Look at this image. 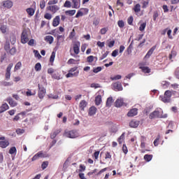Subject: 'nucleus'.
Wrapping results in <instances>:
<instances>
[{"label": "nucleus", "mask_w": 179, "mask_h": 179, "mask_svg": "<svg viewBox=\"0 0 179 179\" xmlns=\"http://www.w3.org/2000/svg\"><path fill=\"white\" fill-rule=\"evenodd\" d=\"M176 91L174 90H166L164 95L159 96L160 99L163 103H170L171 101V96L176 94Z\"/></svg>", "instance_id": "f257e3e1"}, {"label": "nucleus", "mask_w": 179, "mask_h": 179, "mask_svg": "<svg viewBox=\"0 0 179 179\" xmlns=\"http://www.w3.org/2000/svg\"><path fill=\"white\" fill-rule=\"evenodd\" d=\"M167 117H168L167 114L163 115V110L161 111V114H160V111L157 110L151 113L149 116L150 120H153L155 118H167Z\"/></svg>", "instance_id": "f03ea898"}, {"label": "nucleus", "mask_w": 179, "mask_h": 179, "mask_svg": "<svg viewBox=\"0 0 179 179\" xmlns=\"http://www.w3.org/2000/svg\"><path fill=\"white\" fill-rule=\"evenodd\" d=\"M29 42V34H27V31L24 30L21 34V43L22 44H26V43Z\"/></svg>", "instance_id": "7ed1b4c3"}, {"label": "nucleus", "mask_w": 179, "mask_h": 179, "mask_svg": "<svg viewBox=\"0 0 179 179\" xmlns=\"http://www.w3.org/2000/svg\"><path fill=\"white\" fill-rule=\"evenodd\" d=\"M12 68H13V63H10L8 65L6 69L5 78L6 80H9V79H10V71H12Z\"/></svg>", "instance_id": "20e7f679"}, {"label": "nucleus", "mask_w": 179, "mask_h": 179, "mask_svg": "<svg viewBox=\"0 0 179 179\" xmlns=\"http://www.w3.org/2000/svg\"><path fill=\"white\" fill-rule=\"evenodd\" d=\"M73 50L74 54H76V55H78L79 52H80V42H75L73 45Z\"/></svg>", "instance_id": "39448f33"}, {"label": "nucleus", "mask_w": 179, "mask_h": 179, "mask_svg": "<svg viewBox=\"0 0 179 179\" xmlns=\"http://www.w3.org/2000/svg\"><path fill=\"white\" fill-rule=\"evenodd\" d=\"M65 136L67 137V138H78V132L75 130H71V131H67L65 133Z\"/></svg>", "instance_id": "423d86ee"}, {"label": "nucleus", "mask_w": 179, "mask_h": 179, "mask_svg": "<svg viewBox=\"0 0 179 179\" xmlns=\"http://www.w3.org/2000/svg\"><path fill=\"white\" fill-rule=\"evenodd\" d=\"M122 106H127V103H124V99H118L115 101V106H116L117 108L122 107Z\"/></svg>", "instance_id": "0eeeda50"}, {"label": "nucleus", "mask_w": 179, "mask_h": 179, "mask_svg": "<svg viewBox=\"0 0 179 179\" xmlns=\"http://www.w3.org/2000/svg\"><path fill=\"white\" fill-rule=\"evenodd\" d=\"M48 10L52 12V13H57L59 10V6L57 5L49 6L47 7Z\"/></svg>", "instance_id": "6e6552de"}, {"label": "nucleus", "mask_w": 179, "mask_h": 179, "mask_svg": "<svg viewBox=\"0 0 179 179\" xmlns=\"http://www.w3.org/2000/svg\"><path fill=\"white\" fill-rule=\"evenodd\" d=\"M61 22V17L59 15L56 16L52 22V25L53 27H57V26H59V23Z\"/></svg>", "instance_id": "1a4fd4ad"}, {"label": "nucleus", "mask_w": 179, "mask_h": 179, "mask_svg": "<svg viewBox=\"0 0 179 179\" xmlns=\"http://www.w3.org/2000/svg\"><path fill=\"white\" fill-rule=\"evenodd\" d=\"M39 91L38 93V96L39 99H44V96H45V88L40 87V85H38Z\"/></svg>", "instance_id": "9d476101"}, {"label": "nucleus", "mask_w": 179, "mask_h": 179, "mask_svg": "<svg viewBox=\"0 0 179 179\" xmlns=\"http://www.w3.org/2000/svg\"><path fill=\"white\" fill-rule=\"evenodd\" d=\"M135 115H138V108H136L131 109L127 113V117H135Z\"/></svg>", "instance_id": "9b49d317"}, {"label": "nucleus", "mask_w": 179, "mask_h": 179, "mask_svg": "<svg viewBox=\"0 0 179 179\" xmlns=\"http://www.w3.org/2000/svg\"><path fill=\"white\" fill-rule=\"evenodd\" d=\"M113 89L115 92H121L122 90V85L120 82L115 83H113Z\"/></svg>", "instance_id": "f8f14e48"}, {"label": "nucleus", "mask_w": 179, "mask_h": 179, "mask_svg": "<svg viewBox=\"0 0 179 179\" xmlns=\"http://www.w3.org/2000/svg\"><path fill=\"white\" fill-rule=\"evenodd\" d=\"M40 157H44V154L43 153L42 151L38 152L36 153L32 158H31V162H36V160H38Z\"/></svg>", "instance_id": "ddd939ff"}, {"label": "nucleus", "mask_w": 179, "mask_h": 179, "mask_svg": "<svg viewBox=\"0 0 179 179\" xmlns=\"http://www.w3.org/2000/svg\"><path fill=\"white\" fill-rule=\"evenodd\" d=\"M96 113H97V108L92 106L89 108L88 115H90V117H93V115H95Z\"/></svg>", "instance_id": "4468645a"}, {"label": "nucleus", "mask_w": 179, "mask_h": 179, "mask_svg": "<svg viewBox=\"0 0 179 179\" xmlns=\"http://www.w3.org/2000/svg\"><path fill=\"white\" fill-rule=\"evenodd\" d=\"M156 45H154L152 48H151L148 52H147V54L145 56V59H148V58H150V57L152 56V54H153V52H155V50H156Z\"/></svg>", "instance_id": "2eb2a0df"}, {"label": "nucleus", "mask_w": 179, "mask_h": 179, "mask_svg": "<svg viewBox=\"0 0 179 179\" xmlns=\"http://www.w3.org/2000/svg\"><path fill=\"white\" fill-rule=\"evenodd\" d=\"M3 6L7 8V9H10L13 6V3L11 1L7 0L3 2Z\"/></svg>", "instance_id": "dca6fc26"}, {"label": "nucleus", "mask_w": 179, "mask_h": 179, "mask_svg": "<svg viewBox=\"0 0 179 179\" xmlns=\"http://www.w3.org/2000/svg\"><path fill=\"white\" fill-rule=\"evenodd\" d=\"M6 101L8 102L10 107H16L17 106V102L15 101L12 97L7 98Z\"/></svg>", "instance_id": "f3484780"}, {"label": "nucleus", "mask_w": 179, "mask_h": 179, "mask_svg": "<svg viewBox=\"0 0 179 179\" xmlns=\"http://www.w3.org/2000/svg\"><path fill=\"white\" fill-rule=\"evenodd\" d=\"M140 122L138 120H133L129 122V127L131 128H138L139 127Z\"/></svg>", "instance_id": "a211bd4d"}, {"label": "nucleus", "mask_w": 179, "mask_h": 179, "mask_svg": "<svg viewBox=\"0 0 179 179\" xmlns=\"http://www.w3.org/2000/svg\"><path fill=\"white\" fill-rule=\"evenodd\" d=\"M7 110H9V105L8 103H4L0 106V114L2 113H5Z\"/></svg>", "instance_id": "6ab92c4d"}, {"label": "nucleus", "mask_w": 179, "mask_h": 179, "mask_svg": "<svg viewBox=\"0 0 179 179\" xmlns=\"http://www.w3.org/2000/svg\"><path fill=\"white\" fill-rule=\"evenodd\" d=\"M87 101H86L85 100H82L80 102L79 108L80 110H81V111H85V108L87 107Z\"/></svg>", "instance_id": "aec40b11"}, {"label": "nucleus", "mask_w": 179, "mask_h": 179, "mask_svg": "<svg viewBox=\"0 0 179 179\" xmlns=\"http://www.w3.org/2000/svg\"><path fill=\"white\" fill-rule=\"evenodd\" d=\"M9 146V141L8 140H4L0 141V148L5 149Z\"/></svg>", "instance_id": "412c9836"}, {"label": "nucleus", "mask_w": 179, "mask_h": 179, "mask_svg": "<svg viewBox=\"0 0 179 179\" xmlns=\"http://www.w3.org/2000/svg\"><path fill=\"white\" fill-rule=\"evenodd\" d=\"M73 4V8L74 9H79L80 8V0H71Z\"/></svg>", "instance_id": "4be33fe9"}, {"label": "nucleus", "mask_w": 179, "mask_h": 179, "mask_svg": "<svg viewBox=\"0 0 179 179\" xmlns=\"http://www.w3.org/2000/svg\"><path fill=\"white\" fill-rule=\"evenodd\" d=\"M177 57V50H174V48L172 49L171 54H169V58L170 61L173 62V58H176Z\"/></svg>", "instance_id": "5701e85b"}, {"label": "nucleus", "mask_w": 179, "mask_h": 179, "mask_svg": "<svg viewBox=\"0 0 179 179\" xmlns=\"http://www.w3.org/2000/svg\"><path fill=\"white\" fill-rule=\"evenodd\" d=\"M58 134H61V129H57L53 131V133H52L50 134L51 139H55V138H57V135H58Z\"/></svg>", "instance_id": "b1692460"}, {"label": "nucleus", "mask_w": 179, "mask_h": 179, "mask_svg": "<svg viewBox=\"0 0 179 179\" xmlns=\"http://www.w3.org/2000/svg\"><path fill=\"white\" fill-rule=\"evenodd\" d=\"M45 41H46V43H48L49 44H52V43H54V37H52V36H46L45 37Z\"/></svg>", "instance_id": "393cba45"}, {"label": "nucleus", "mask_w": 179, "mask_h": 179, "mask_svg": "<svg viewBox=\"0 0 179 179\" xmlns=\"http://www.w3.org/2000/svg\"><path fill=\"white\" fill-rule=\"evenodd\" d=\"M79 76V71H76L75 73H71L69 72L66 75V78H73V76Z\"/></svg>", "instance_id": "a878e982"}, {"label": "nucleus", "mask_w": 179, "mask_h": 179, "mask_svg": "<svg viewBox=\"0 0 179 179\" xmlns=\"http://www.w3.org/2000/svg\"><path fill=\"white\" fill-rule=\"evenodd\" d=\"M26 12L29 16H33L36 12V10H34L33 8H28L26 9Z\"/></svg>", "instance_id": "bb28decb"}, {"label": "nucleus", "mask_w": 179, "mask_h": 179, "mask_svg": "<svg viewBox=\"0 0 179 179\" xmlns=\"http://www.w3.org/2000/svg\"><path fill=\"white\" fill-rule=\"evenodd\" d=\"M10 41L11 44L16 43V35H15V34L12 33L10 34Z\"/></svg>", "instance_id": "cd10ccee"}, {"label": "nucleus", "mask_w": 179, "mask_h": 179, "mask_svg": "<svg viewBox=\"0 0 179 179\" xmlns=\"http://www.w3.org/2000/svg\"><path fill=\"white\" fill-rule=\"evenodd\" d=\"M95 104L96 106H100L101 104V95H97L95 97Z\"/></svg>", "instance_id": "c85d7f7f"}, {"label": "nucleus", "mask_w": 179, "mask_h": 179, "mask_svg": "<svg viewBox=\"0 0 179 179\" xmlns=\"http://www.w3.org/2000/svg\"><path fill=\"white\" fill-rule=\"evenodd\" d=\"M144 160L147 162H149L153 159V155H145L143 157Z\"/></svg>", "instance_id": "c756f323"}, {"label": "nucleus", "mask_w": 179, "mask_h": 179, "mask_svg": "<svg viewBox=\"0 0 179 179\" xmlns=\"http://www.w3.org/2000/svg\"><path fill=\"white\" fill-rule=\"evenodd\" d=\"M125 139V133H122V135L118 138L117 142L119 145H121L124 140Z\"/></svg>", "instance_id": "7c9ffc66"}, {"label": "nucleus", "mask_w": 179, "mask_h": 179, "mask_svg": "<svg viewBox=\"0 0 179 179\" xmlns=\"http://www.w3.org/2000/svg\"><path fill=\"white\" fill-rule=\"evenodd\" d=\"M133 10H134L135 13H139V12H141V4H136L133 8Z\"/></svg>", "instance_id": "2f4dec72"}, {"label": "nucleus", "mask_w": 179, "mask_h": 179, "mask_svg": "<svg viewBox=\"0 0 179 179\" xmlns=\"http://www.w3.org/2000/svg\"><path fill=\"white\" fill-rule=\"evenodd\" d=\"M4 50L6 52H9V50H10V43L8 41L4 43Z\"/></svg>", "instance_id": "473e14b6"}, {"label": "nucleus", "mask_w": 179, "mask_h": 179, "mask_svg": "<svg viewBox=\"0 0 179 179\" xmlns=\"http://www.w3.org/2000/svg\"><path fill=\"white\" fill-rule=\"evenodd\" d=\"M113 97H108L106 101V107H111V105L113 104Z\"/></svg>", "instance_id": "72a5a7b5"}, {"label": "nucleus", "mask_w": 179, "mask_h": 179, "mask_svg": "<svg viewBox=\"0 0 179 179\" xmlns=\"http://www.w3.org/2000/svg\"><path fill=\"white\" fill-rule=\"evenodd\" d=\"M21 68H22V62H18L14 67V72L19 71V69H20Z\"/></svg>", "instance_id": "f704fd0d"}, {"label": "nucleus", "mask_w": 179, "mask_h": 179, "mask_svg": "<svg viewBox=\"0 0 179 179\" xmlns=\"http://www.w3.org/2000/svg\"><path fill=\"white\" fill-rule=\"evenodd\" d=\"M94 58L96 59H97V57L93 56V55H90V56H88L87 57V62H89L90 64H92V62H93V61H94Z\"/></svg>", "instance_id": "c9c22d12"}, {"label": "nucleus", "mask_w": 179, "mask_h": 179, "mask_svg": "<svg viewBox=\"0 0 179 179\" xmlns=\"http://www.w3.org/2000/svg\"><path fill=\"white\" fill-rule=\"evenodd\" d=\"M141 69H142V71L144 73H150V69H149V67H148V66H143V67H141Z\"/></svg>", "instance_id": "e433bc0d"}, {"label": "nucleus", "mask_w": 179, "mask_h": 179, "mask_svg": "<svg viewBox=\"0 0 179 179\" xmlns=\"http://www.w3.org/2000/svg\"><path fill=\"white\" fill-rule=\"evenodd\" d=\"M34 69L36 72H40V71H41V64L36 63L35 64Z\"/></svg>", "instance_id": "4c0bfd02"}, {"label": "nucleus", "mask_w": 179, "mask_h": 179, "mask_svg": "<svg viewBox=\"0 0 179 179\" xmlns=\"http://www.w3.org/2000/svg\"><path fill=\"white\" fill-rule=\"evenodd\" d=\"M75 36H76V32L75 31V29H73L69 36V38H70V40H73V38L75 37Z\"/></svg>", "instance_id": "58836bf2"}, {"label": "nucleus", "mask_w": 179, "mask_h": 179, "mask_svg": "<svg viewBox=\"0 0 179 179\" xmlns=\"http://www.w3.org/2000/svg\"><path fill=\"white\" fill-rule=\"evenodd\" d=\"M66 15H69V16H73V15H75V13H76V10H66L65 12Z\"/></svg>", "instance_id": "ea45409f"}, {"label": "nucleus", "mask_w": 179, "mask_h": 179, "mask_svg": "<svg viewBox=\"0 0 179 179\" xmlns=\"http://www.w3.org/2000/svg\"><path fill=\"white\" fill-rule=\"evenodd\" d=\"M127 23L129 24V26H133L134 25V17L130 16L127 19Z\"/></svg>", "instance_id": "a19ab883"}, {"label": "nucleus", "mask_w": 179, "mask_h": 179, "mask_svg": "<svg viewBox=\"0 0 179 179\" xmlns=\"http://www.w3.org/2000/svg\"><path fill=\"white\" fill-rule=\"evenodd\" d=\"M17 152V150H16V147H12L10 148L8 153L10 155H15Z\"/></svg>", "instance_id": "79ce46f5"}, {"label": "nucleus", "mask_w": 179, "mask_h": 179, "mask_svg": "<svg viewBox=\"0 0 179 179\" xmlns=\"http://www.w3.org/2000/svg\"><path fill=\"white\" fill-rule=\"evenodd\" d=\"M160 141V134H158L156 139L154 141V145L159 146V142Z\"/></svg>", "instance_id": "37998d69"}, {"label": "nucleus", "mask_w": 179, "mask_h": 179, "mask_svg": "<svg viewBox=\"0 0 179 179\" xmlns=\"http://www.w3.org/2000/svg\"><path fill=\"white\" fill-rule=\"evenodd\" d=\"M117 25L120 29H122L125 26V22H124V20H120L117 21Z\"/></svg>", "instance_id": "c03bdc74"}, {"label": "nucleus", "mask_w": 179, "mask_h": 179, "mask_svg": "<svg viewBox=\"0 0 179 179\" xmlns=\"http://www.w3.org/2000/svg\"><path fill=\"white\" fill-rule=\"evenodd\" d=\"M48 167V161H45L41 164V168L43 170H45Z\"/></svg>", "instance_id": "a18cd8bd"}, {"label": "nucleus", "mask_w": 179, "mask_h": 179, "mask_svg": "<svg viewBox=\"0 0 179 179\" xmlns=\"http://www.w3.org/2000/svg\"><path fill=\"white\" fill-rule=\"evenodd\" d=\"M132 48H134V45L131 43H130V45H129V47L127 48V54L129 55V54H131V52H132Z\"/></svg>", "instance_id": "49530a36"}, {"label": "nucleus", "mask_w": 179, "mask_h": 179, "mask_svg": "<svg viewBox=\"0 0 179 179\" xmlns=\"http://www.w3.org/2000/svg\"><path fill=\"white\" fill-rule=\"evenodd\" d=\"M107 44H108V47H109V48H113V47H114V45L115 44V41H110L109 42L108 41Z\"/></svg>", "instance_id": "de8ad7c7"}, {"label": "nucleus", "mask_w": 179, "mask_h": 179, "mask_svg": "<svg viewBox=\"0 0 179 179\" xmlns=\"http://www.w3.org/2000/svg\"><path fill=\"white\" fill-rule=\"evenodd\" d=\"M39 6L41 9H44L45 8V0H41L39 3Z\"/></svg>", "instance_id": "09e8293b"}, {"label": "nucleus", "mask_w": 179, "mask_h": 179, "mask_svg": "<svg viewBox=\"0 0 179 179\" xmlns=\"http://www.w3.org/2000/svg\"><path fill=\"white\" fill-rule=\"evenodd\" d=\"M145 29H146V22H143L139 27V30L140 31H143Z\"/></svg>", "instance_id": "8fccbe9b"}, {"label": "nucleus", "mask_w": 179, "mask_h": 179, "mask_svg": "<svg viewBox=\"0 0 179 179\" xmlns=\"http://www.w3.org/2000/svg\"><path fill=\"white\" fill-rule=\"evenodd\" d=\"M64 6V8H71L72 6V4H71V1L67 0L65 1Z\"/></svg>", "instance_id": "3c124183"}, {"label": "nucleus", "mask_w": 179, "mask_h": 179, "mask_svg": "<svg viewBox=\"0 0 179 179\" xmlns=\"http://www.w3.org/2000/svg\"><path fill=\"white\" fill-rule=\"evenodd\" d=\"M107 31H108V27H103V28L101 29V30H100V33L102 35L106 34V33H107Z\"/></svg>", "instance_id": "603ef678"}, {"label": "nucleus", "mask_w": 179, "mask_h": 179, "mask_svg": "<svg viewBox=\"0 0 179 179\" xmlns=\"http://www.w3.org/2000/svg\"><path fill=\"white\" fill-rule=\"evenodd\" d=\"M110 52L108 51H106L102 56L99 58V61H103L104 58H107V56L108 55Z\"/></svg>", "instance_id": "864d4df0"}, {"label": "nucleus", "mask_w": 179, "mask_h": 179, "mask_svg": "<svg viewBox=\"0 0 179 179\" xmlns=\"http://www.w3.org/2000/svg\"><path fill=\"white\" fill-rule=\"evenodd\" d=\"M58 3V0H50L48 3V5H57Z\"/></svg>", "instance_id": "5fc2aeb1"}, {"label": "nucleus", "mask_w": 179, "mask_h": 179, "mask_svg": "<svg viewBox=\"0 0 179 179\" xmlns=\"http://www.w3.org/2000/svg\"><path fill=\"white\" fill-rule=\"evenodd\" d=\"M44 17H45V19H47L48 20H51V19L52 18V15L51 14L47 13L44 15Z\"/></svg>", "instance_id": "6e6d98bb"}, {"label": "nucleus", "mask_w": 179, "mask_h": 179, "mask_svg": "<svg viewBox=\"0 0 179 179\" xmlns=\"http://www.w3.org/2000/svg\"><path fill=\"white\" fill-rule=\"evenodd\" d=\"M8 52L11 55H15L16 54V48H12L8 50Z\"/></svg>", "instance_id": "4d7b16f0"}, {"label": "nucleus", "mask_w": 179, "mask_h": 179, "mask_svg": "<svg viewBox=\"0 0 179 179\" xmlns=\"http://www.w3.org/2000/svg\"><path fill=\"white\" fill-rule=\"evenodd\" d=\"M55 59V52H52L50 57V62H54Z\"/></svg>", "instance_id": "13d9d810"}, {"label": "nucleus", "mask_w": 179, "mask_h": 179, "mask_svg": "<svg viewBox=\"0 0 179 179\" xmlns=\"http://www.w3.org/2000/svg\"><path fill=\"white\" fill-rule=\"evenodd\" d=\"M34 53L36 58H38L39 59L40 58H41V55H40V53L38 52V50H34Z\"/></svg>", "instance_id": "bf43d9fd"}, {"label": "nucleus", "mask_w": 179, "mask_h": 179, "mask_svg": "<svg viewBox=\"0 0 179 179\" xmlns=\"http://www.w3.org/2000/svg\"><path fill=\"white\" fill-rule=\"evenodd\" d=\"M0 30H1V33H3V34H5V33H6V26H5V25L1 26Z\"/></svg>", "instance_id": "052dcab7"}, {"label": "nucleus", "mask_w": 179, "mask_h": 179, "mask_svg": "<svg viewBox=\"0 0 179 179\" xmlns=\"http://www.w3.org/2000/svg\"><path fill=\"white\" fill-rule=\"evenodd\" d=\"M78 70V66H75V67H73L71 68L69 72L71 73H75V72H77Z\"/></svg>", "instance_id": "680f3d73"}, {"label": "nucleus", "mask_w": 179, "mask_h": 179, "mask_svg": "<svg viewBox=\"0 0 179 179\" xmlns=\"http://www.w3.org/2000/svg\"><path fill=\"white\" fill-rule=\"evenodd\" d=\"M24 132V129H17L16 130L17 135H22V134H23Z\"/></svg>", "instance_id": "e2e57ef3"}, {"label": "nucleus", "mask_w": 179, "mask_h": 179, "mask_svg": "<svg viewBox=\"0 0 179 179\" xmlns=\"http://www.w3.org/2000/svg\"><path fill=\"white\" fill-rule=\"evenodd\" d=\"M101 67L100 66H98L93 69L94 73H99V72H101Z\"/></svg>", "instance_id": "0e129e2a"}, {"label": "nucleus", "mask_w": 179, "mask_h": 179, "mask_svg": "<svg viewBox=\"0 0 179 179\" xmlns=\"http://www.w3.org/2000/svg\"><path fill=\"white\" fill-rule=\"evenodd\" d=\"M91 87H94V89H99V87H101V86L100 84L92 83L91 84Z\"/></svg>", "instance_id": "69168bd1"}, {"label": "nucleus", "mask_w": 179, "mask_h": 179, "mask_svg": "<svg viewBox=\"0 0 179 179\" xmlns=\"http://www.w3.org/2000/svg\"><path fill=\"white\" fill-rule=\"evenodd\" d=\"M52 78L53 79H56L57 80H59V79H61V77H59V75L57 74V73H54L52 76Z\"/></svg>", "instance_id": "338daca9"}, {"label": "nucleus", "mask_w": 179, "mask_h": 179, "mask_svg": "<svg viewBox=\"0 0 179 179\" xmlns=\"http://www.w3.org/2000/svg\"><path fill=\"white\" fill-rule=\"evenodd\" d=\"M175 76L177 79H179V67H177L175 71Z\"/></svg>", "instance_id": "774afa93"}]
</instances>
